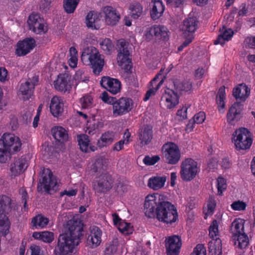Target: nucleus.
Listing matches in <instances>:
<instances>
[{
    "instance_id": "obj_22",
    "label": "nucleus",
    "mask_w": 255,
    "mask_h": 255,
    "mask_svg": "<svg viewBox=\"0 0 255 255\" xmlns=\"http://www.w3.org/2000/svg\"><path fill=\"white\" fill-rule=\"evenodd\" d=\"M90 234L87 239V243L92 248L99 246L102 242V230L97 226L91 227Z\"/></svg>"
},
{
    "instance_id": "obj_57",
    "label": "nucleus",
    "mask_w": 255,
    "mask_h": 255,
    "mask_svg": "<svg viewBox=\"0 0 255 255\" xmlns=\"http://www.w3.org/2000/svg\"><path fill=\"white\" fill-rule=\"evenodd\" d=\"M190 255H206V250L204 245L198 244Z\"/></svg>"
},
{
    "instance_id": "obj_5",
    "label": "nucleus",
    "mask_w": 255,
    "mask_h": 255,
    "mask_svg": "<svg viewBox=\"0 0 255 255\" xmlns=\"http://www.w3.org/2000/svg\"><path fill=\"white\" fill-rule=\"evenodd\" d=\"M232 139L238 150L250 149L253 141L252 133L248 128L243 127L237 129L233 132Z\"/></svg>"
},
{
    "instance_id": "obj_21",
    "label": "nucleus",
    "mask_w": 255,
    "mask_h": 255,
    "mask_svg": "<svg viewBox=\"0 0 255 255\" xmlns=\"http://www.w3.org/2000/svg\"><path fill=\"white\" fill-rule=\"evenodd\" d=\"M27 166L26 157L22 156L20 157L14 158V162L10 165V171L13 175L16 176L22 173L26 169Z\"/></svg>"
},
{
    "instance_id": "obj_42",
    "label": "nucleus",
    "mask_w": 255,
    "mask_h": 255,
    "mask_svg": "<svg viewBox=\"0 0 255 255\" xmlns=\"http://www.w3.org/2000/svg\"><path fill=\"white\" fill-rule=\"evenodd\" d=\"M130 137V133L128 129H127L124 132L123 139L115 143L113 147L114 151H119L122 150L124 144L127 145L129 143V138Z\"/></svg>"
},
{
    "instance_id": "obj_6",
    "label": "nucleus",
    "mask_w": 255,
    "mask_h": 255,
    "mask_svg": "<svg viewBox=\"0 0 255 255\" xmlns=\"http://www.w3.org/2000/svg\"><path fill=\"white\" fill-rule=\"evenodd\" d=\"M58 188L56 178L49 168H43L41 174V179L37 186L39 192L45 191L47 194L50 193L51 190L56 191Z\"/></svg>"
},
{
    "instance_id": "obj_33",
    "label": "nucleus",
    "mask_w": 255,
    "mask_h": 255,
    "mask_svg": "<svg viewBox=\"0 0 255 255\" xmlns=\"http://www.w3.org/2000/svg\"><path fill=\"white\" fill-rule=\"evenodd\" d=\"M220 34L218 35L217 39L215 40L214 44H221L224 46L225 41H229L231 39L234 34V31L231 28L226 29L224 26L220 29Z\"/></svg>"
},
{
    "instance_id": "obj_4",
    "label": "nucleus",
    "mask_w": 255,
    "mask_h": 255,
    "mask_svg": "<svg viewBox=\"0 0 255 255\" xmlns=\"http://www.w3.org/2000/svg\"><path fill=\"white\" fill-rule=\"evenodd\" d=\"M130 49L129 43L124 39H121L118 41L117 44L118 65L128 73H131L132 69Z\"/></svg>"
},
{
    "instance_id": "obj_2",
    "label": "nucleus",
    "mask_w": 255,
    "mask_h": 255,
    "mask_svg": "<svg viewBox=\"0 0 255 255\" xmlns=\"http://www.w3.org/2000/svg\"><path fill=\"white\" fill-rule=\"evenodd\" d=\"M83 227L82 221L78 217H74L68 220L65 227L67 231L59 236L54 254L55 255H71L80 242L81 237L83 235Z\"/></svg>"
},
{
    "instance_id": "obj_55",
    "label": "nucleus",
    "mask_w": 255,
    "mask_h": 255,
    "mask_svg": "<svg viewBox=\"0 0 255 255\" xmlns=\"http://www.w3.org/2000/svg\"><path fill=\"white\" fill-rule=\"evenodd\" d=\"M54 239V233L51 232L44 231L42 232L41 241L44 243H51Z\"/></svg>"
},
{
    "instance_id": "obj_51",
    "label": "nucleus",
    "mask_w": 255,
    "mask_h": 255,
    "mask_svg": "<svg viewBox=\"0 0 255 255\" xmlns=\"http://www.w3.org/2000/svg\"><path fill=\"white\" fill-rule=\"evenodd\" d=\"M175 90L178 91L188 92L192 89V85L189 82H180L179 83H174Z\"/></svg>"
},
{
    "instance_id": "obj_59",
    "label": "nucleus",
    "mask_w": 255,
    "mask_h": 255,
    "mask_svg": "<svg viewBox=\"0 0 255 255\" xmlns=\"http://www.w3.org/2000/svg\"><path fill=\"white\" fill-rule=\"evenodd\" d=\"M216 207V201L213 197H210L207 204L208 213L212 214Z\"/></svg>"
},
{
    "instance_id": "obj_12",
    "label": "nucleus",
    "mask_w": 255,
    "mask_h": 255,
    "mask_svg": "<svg viewBox=\"0 0 255 255\" xmlns=\"http://www.w3.org/2000/svg\"><path fill=\"white\" fill-rule=\"evenodd\" d=\"M179 96L177 91L165 88L162 92L160 104L164 105L168 109L174 108L179 103Z\"/></svg>"
},
{
    "instance_id": "obj_20",
    "label": "nucleus",
    "mask_w": 255,
    "mask_h": 255,
    "mask_svg": "<svg viewBox=\"0 0 255 255\" xmlns=\"http://www.w3.org/2000/svg\"><path fill=\"white\" fill-rule=\"evenodd\" d=\"M64 99L59 96H54L50 100V112L54 117L61 116L64 111Z\"/></svg>"
},
{
    "instance_id": "obj_47",
    "label": "nucleus",
    "mask_w": 255,
    "mask_h": 255,
    "mask_svg": "<svg viewBox=\"0 0 255 255\" xmlns=\"http://www.w3.org/2000/svg\"><path fill=\"white\" fill-rule=\"evenodd\" d=\"M99 43L101 48L106 54H111L114 49V45L110 38H105L102 40Z\"/></svg>"
},
{
    "instance_id": "obj_43",
    "label": "nucleus",
    "mask_w": 255,
    "mask_h": 255,
    "mask_svg": "<svg viewBox=\"0 0 255 255\" xmlns=\"http://www.w3.org/2000/svg\"><path fill=\"white\" fill-rule=\"evenodd\" d=\"M48 219L41 215L36 216L32 218L31 221L33 226L36 229L45 227L48 224Z\"/></svg>"
},
{
    "instance_id": "obj_32",
    "label": "nucleus",
    "mask_w": 255,
    "mask_h": 255,
    "mask_svg": "<svg viewBox=\"0 0 255 255\" xmlns=\"http://www.w3.org/2000/svg\"><path fill=\"white\" fill-rule=\"evenodd\" d=\"M166 180L165 176H154L151 177L148 180V187L154 190L162 188L165 185Z\"/></svg>"
},
{
    "instance_id": "obj_56",
    "label": "nucleus",
    "mask_w": 255,
    "mask_h": 255,
    "mask_svg": "<svg viewBox=\"0 0 255 255\" xmlns=\"http://www.w3.org/2000/svg\"><path fill=\"white\" fill-rule=\"evenodd\" d=\"M246 203L240 200L235 201L231 204V208L235 211H244L246 209Z\"/></svg>"
},
{
    "instance_id": "obj_44",
    "label": "nucleus",
    "mask_w": 255,
    "mask_h": 255,
    "mask_svg": "<svg viewBox=\"0 0 255 255\" xmlns=\"http://www.w3.org/2000/svg\"><path fill=\"white\" fill-rule=\"evenodd\" d=\"M80 103L82 109L88 110L96 109L93 107V98L91 95H85L80 99Z\"/></svg>"
},
{
    "instance_id": "obj_61",
    "label": "nucleus",
    "mask_w": 255,
    "mask_h": 255,
    "mask_svg": "<svg viewBox=\"0 0 255 255\" xmlns=\"http://www.w3.org/2000/svg\"><path fill=\"white\" fill-rule=\"evenodd\" d=\"M244 43L247 47L255 49V36L247 37Z\"/></svg>"
},
{
    "instance_id": "obj_30",
    "label": "nucleus",
    "mask_w": 255,
    "mask_h": 255,
    "mask_svg": "<svg viewBox=\"0 0 255 255\" xmlns=\"http://www.w3.org/2000/svg\"><path fill=\"white\" fill-rule=\"evenodd\" d=\"M51 133L53 137L56 141L64 143L68 140V133L67 131L61 126L54 127L51 129Z\"/></svg>"
},
{
    "instance_id": "obj_1",
    "label": "nucleus",
    "mask_w": 255,
    "mask_h": 255,
    "mask_svg": "<svg viewBox=\"0 0 255 255\" xmlns=\"http://www.w3.org/2000/svg\"><path fill=\"white\" fill-rule=\"evenodd\" d=\"M163 197L158 194L148 195L144 204V213L149 218L155 217L160 222L172 224L178 220L177 210L171 203L164 201Z\"/></svg>"
},
{
    "instance_id": "obj_3",
    "label": "nucleus",
    "mask_w": 255,
    "mask_h": 255,
    "mask_svg": "<svg viewBox=\"0 0 255 255\" xmlns=\"http://www.w3.org/2000/svg\"><path fill=\"white\" fill-rule=\"evenodd\" d=\"M81 58L84 65L91 66L95 75H99L103 70L104 59L95 47L91 46L84 48Z\"/></svg>"
},
{
    "instance_id": "obj_36",
    "label": "nucleus",
    "mask_w": 255,
    "mask_h": 255,
    "mask_svg": "<svg viewBox=\"0 0 255 255\" xmlns=\"http://www.w3.org/2000/svg\"><path fill=\"white\" fill-rule=\"evenodd\" d=\"M13 203L10 197L0 195V212L8 213L13 208Z\"/></svg>"
},
{
    "instance_id": "obj_18",
    "label": "nucleus",
    "mask_w": 255,
    "mask_h": 255,
    "mask_svg": "<svg viewBox=\"0 0 255 255\" xmlns=\"http://www.w3.org/2000/svg\"><path fill=\"white\" fill-rule=\"evenodd\" d=\"M182 246L181 238L179 236L169 237L165 240V248L167 255H178Z\"/></svg>"
},
{
    "instance_id": "obj_38",
    "label": "nucleus",
    "mask_w": 255,
    "mask_h": 255,
    "mask_svg": "<svg viewBox=\"0 0 255 255\" xmlns=\"http://www.w3.org/2000/svg\"><path fill=\"white\" fill-rule=\"evenodd\" d=\"M6 213L0 212V236H5L8 232L10 223Z\"/></svg>"
},
{
    "instance_id": "obj_31",
    "label": "nucleus",
    "mask_w": 255,
    "mask_h": 255,
    "mask_svg": "<svg viewBox=\"0 0 255 255\" xmlns=\"http://www.w3.org/2000/svg\"><path fill=\"white\" fill-rule=\"evenodd\" d=\"M232 240L236 248L239 249H246L249 244V239L245 233L232 236Z\"/></svg>"
},
{
    "instance_id": "obj_41",
    "label": "nucleus",
    "mask_w": 255,
    "mask_h": 255,
    "mask_svg": "<svg viewBox=\"0 0 255 255\" xmlns=\"http://www.w3.org/2000/svg\"><path fill=\"white\" fill-rule=\"evenodd\" d=\"M226 93L225 86L221 87L217 95V104L220 112L223 113L225 106Z\"/></svg>"
},
{
    "instance_id": "obj_11",
    "label": "nucleus",
    "mask_w": 255,
    "mask_h": 255,
    "mask_svg": "<svg viewBox=\"0 0 255 255\" xmlns=\"http://www.w3.org/2000/svg\"><path fill=\"white\" fill-rule=\"evenodd\" d=\"M144 36L148 41L152 39L154 37L158 40L167 41L169 35L166 27L160 25H154L146 28L144 32Z\"/></svg>"
},
{
    "instance_id": "obj_62",
    "label": "nucleus",
    "mask_w": 255,
    "mask_h": 255,
    "mask_svg": "<svg viewBox=\"0 0 255 255\" xmlns=\"http://www.w3.org/2000/svg\"><path fill=\"white\" fill-rule=\"evenodd\" d=\"M188 107L185 106L177 111L176 115L178 117H179L180 118V120H182L187 119V111L188 110Z\"/></svg>"
},
{
    "instance_id": "obj_16",
    "label": "nucleus",
    "mask_w": 255,
    "mask_h": 255,
    "mask_svg": "<svg viewBox=\"0 0 255 255\" xmlns=\"http://www.w3.org/2000/svg\"><path fill=\"white\" fill-rule=\"evenodd\" d=\"M105 23L110 26H115L118 24L121 19L119 12L116 8L111 6H105L102 8Z\"/></svg>"
},
{
    "instance_id": "obj_64",
    "label": "nucleus",
    "mask_w": 255,
    "mask_h": 255,
    "mask_svg": "<svg viewBox=\"0 0 255 255\" xmlns=\"http://www.w3.org/2000/svg\"><path fill=\"white\" fill-rule=\"evenodd\" d=\"M84 72L82 70H79L77 71L74 75V79L76 81L79 82H84L85 81V77L84 76Z\"/></svg>"
},
{
    "instance_id": "obj_26",
    "label": "nucleus",
    "mask_w": 255,
    "mask_h": 255,
    "mask_svg": "<svg viewBox=\"0 0 255 255\" xmlns=\"http://www.w3.org/2000/svg\"><path fill=\"white\" fill-rule=\"evenodd\" d=\"M250 94V89L244 84H240L233 90V95L240 102H245Z\"/></svg>"
},
{
    "instance_id": "obj_50",
    "label": "nucleus",
    "mask_w": 255,
    "mask_h": 255,
    "mask_svg": "<svg viewBox=\"0 0 255 255\" xmlns=\"http://www.w3.org/2000/svg\"><path fill=\"white\" fill-rule=\"evenodd\" d=\"M219 223L217 220H214L211 224L209 228V236L212 239L219 237Z\"/></svg>"
},
{
    "instance_id": "obj_8",
    "label": "nucleus",
    "mask_w": 255,
    "mask_h": 255,
    "mask_svg": "<svg viewBox=\"0 0 255 255\" xmlns=\"http://www.w3.org/2000/svg\"><path fill=\"white\" fill-rule=\"evenodd\" d=\"M163 155L166 163L171 165L177 164L180 159L181 152L178 146L173 142H167L162 146Z\"/></svg>"
},
{
    "instance_id": "obj_49",
    "label": "nucleus",
    "mask_w": 255,
    "mask_h": 255,
    "mask_svg": "<svg viewBox=\"0 0 255 255\" xmlns=\"http://www.w3.org/2000/svg\"><path fill=\"white\" fill-rule=\"evenodd\" d=\"M116 226L122 233L129 234L132 232V229L131 228L130 224L125 222L124 220H122L121 222L119 223Z\"/></svg>"
},
{
    "instance_id": "obj_24",
    "label": "nucleus",
    "mask_w": 255,
    "mask_h": 255,
    "mask_svg": "<svg viewBox=\"0 0 255 255\" xmlns=\"http://www.w3.org/2000/svg\"><path fill=\"white\" fill-rule=\"evenodd\" d=\"M152 127L149 125H144L140 129L138 133L140 144L142 145L148 144L153 138Z\"/></svg>"
},
{
    "instance_id": "obj_27",
    "label": "nucleus",
    "mask_w": 255,
    "mask_h": 255,
    "mask_svg": "<svg viewBox=\"0 0 255 255\" xmlns=\"http://www.w3.org/2000/svg\"><path fill=\"white\" fill-rule=\"evenodd\" d=\"M151 4L150 15L153 20H156L162 16L164 11V5L161 0H152Z\"/></svg>"
},
{
    "instance_id": "obj_58",
    "label": "nucleus",
    "mask_w": 255,
    "mask_h": 255,
    "mask_svg": "<svg viewBox=\"0 0 255 255\" xmlns=\"http://www.w3.org/2000/svg\"><path fill=\"white\" fill-rule=\"evenodd\" d=\"M206 119V115L204 112H200L195 115L193 117V123L201 124L203 123Z\"/></svg>"
},
{
    "instance_id": "obj_53",
    "label": "nucleus",
    "mask_w": 255,
    "mask_h": 255,
    "mask_svg": "<svg viewBox=\"0 0 255 255\" xmlns=\"http://www.w3.org/2000/svg\"><path fill=\"white\" fill-rule=\"evenodd\" d=\"M160 159V158L158 155H154L152 156L146 155L144 157L143 159V162L144 164L147 166L153 165L158 162Z\"/></svg>"
},
{
    "instance_id": "obj_13",
    "label": "nucleus",
    "mask_w": 255,
    "mask_h": 255,
    "mask_svg": "<svg viewBox=\"0 0 255 255\" xmlns=\"http://www.w3.org/2000/svg\"><path fill=\"white\" fill-rule=\"evenodd\" d=\"M113 181L111 176L108 174H102L97 178L94 185V189L99 193H105L110 190Z\"/></svg>"
},
{
    "instance_id": "obj_48",
    "label": "nucleus",
    "mask_w": 255,
    "mask_h": 255,
    "mask_svg": "<svg viewBox=\"0 0 255 255\" xmlns=\"http://www.w3.org/2000/svg\"><path fill=\"white\" fill-rule=\"evenodd\" d=\"M131 16L134 19L138 18L142 12V6L138 2L132 3L130 6Z\"/></svg>"
},
{
    "instance_id": "obj_52",
    "label": "nucleus",
    "mask_w": 255,
    "mask_h": 255,
    "mask_svg": "<svg viewBox=\"0 0 255 255\" xmlns=\"http://www.w3.org/2000/svg\"><path fill=\"white\" fill-rule=\"evenodd\" d=\"M217 182L218 194L221 196L222 195L223 191H224L227 188L226 180L223 177H219L217 180Z\"/></svg>"
},
{
    "instance_id": "obj_19",
    "label": "nucleus",
    "mask_w": 255,
    "mask_h": 255,
    "mask_svg": "<svg viewBox=\"0 0 255 255\" xmlns=\"http://www.w3.org/2000/svg\"><path fill=\"white\" fill-rule=\"evenodd\" d=\"M100 84L102 87L113 95L120 92L121 88V83L118 79L109 76L103 77L100 81Z\"/></svg>"
},
{
    "instance_id": "obj_10",
    "label": "nucleus",
    "mask_w": 255,
    "mask_h": 255,
    "mask_svg": "<svg viewBox=\"0 0 255 255\" xmlns=\"http://www.w3.org/2000/svg\"><path fill=\"white\" fill-rule=\"evenodd\" d=\"M133 107V101L130 98L116 99L113 104V113L115 116H122L129 113Z\"/></svg>"
},
{
    "instance_id": "obj_9",
    "label": "nucleus",
    "mask_w": 255,
    "mask_h": 255,
    "mask_svg": "<svg viewBox=\"0 0 255 255\" xmlns=\"http://www.w3.org/2000/svg\"><path fill=\"white\" fill-rule=\"evenodd\" d=\"M15 137L11 134L5 133L0 139V163H4L9 158V150L14 144Z\"/></svg>"
},
{
    "instance_id": "obj_28",
    "label": "nucleus",
    "mask_w": 255,
    "mask_h": 255,
    "mask_svg": "<svg viewBox=\"0 0 255 255\" xmlns=\"http://www.w3.org/2000/svg\"><path fill=\"white\" fill-rule=\"evenodd\" d=\"M115 132L113 131H107L103 133L97 142V146L100 149L109 146L114 141Z\"/></svg>"
},
{
    "instance_id": "obj_46",
    "label": "nucleus",
    "mask_w": 255,
    "mask_h": 255,
    "mask_svg": "<svg viewBox=\"0 0 255 255\" xmlns=\"http://www.w3.org/2000/svg\"><path fill=\"white\" fill-rule=\"evenodd\" d=\"M80 0H64L63 7L67 13H73L76 9Z\"/></svg>"
},
{
    "instance_id": "obj_35",
    "label": "nucleus",
    "mask_w": 255,
    "mask_h": 255,
    "mask_svg": "<svg viewBox=\"0 0 255 255\" xmlns=\"http://www.w3.org/2000/svg\"><path fill=\"white\" fill-rule=\"evenodd\" d=\"M100 20L97 12L91 11L88 13L86 17L87 26L92 29H98L100 26L98 23Z\"/></svg>"
},
{
    "instance_id": "obj_14",
    "label": "nucleus",
    "mask_w": 255,
    "mask_h": 255,
    "mask_svg": "<svg viewBox=\"0 0 255 255\" xmlns=\"http://www.w3.org/2000/svg\"><path fill=\"white\" fill-rule=\"evenodd\" d=\"M30 29L37 34L44 33L47 32V28L44 25V20L39 14H31L27 20Z\"/></svg>"
},
{
    "instance_id": "obj_60",
    "label": "nucleus",
    "mask_w": 255,
    "mask_h": 255,
    "mask_svg": "<svg viewBox=\"0 0 255 255\" xmlns=\"http://www.w3.org/2000/svg\"><path fill=\"white\" fill-rule=\"evenodd\" d=\"M102 100L106 103L113 105L116 98L109 96V94L106 92H104L102 93Z\"/></svg>"
},
{
    "instance_id": "obj_23",
    "label": "nucleus",
    "mask_w": 255,
    "mask_h": 255,
    "mask_svg": "<svg viewBox=\"0 0 255 255\" xmlns=\"http://www.w3.org/2000/svg\"><path fill=\"white\" fill-rule=\"evenodd\" d=\"M55 88L61 92H66L71 88L70 77L67 74H60L54 82Z\"/></svg>"
},
{
    "instance_id": "obj_34",
    "label": "nucleus",
    "mask_w": 255,
    "mask_h": 255,
    "mask_svg": "<svg viewBox=\"0 0 255 255\" xmlns=\"http://www.w3.org/2000/svg\"><path fill=\"white\" fill-rule=\"evenodd\" d=\"M158 76L156 75L155 77L150 82V88L146 92L144 97L143 98L144 101H148L150 98L155 94L160 87L163 84L164 80L162 79L159 82L156 84Z\"/></svg>"
},
{
    "instance_id": "obj_39",
    "label": "nucleus",
    "mask_w": 255,
    "mask_h": 255,
    "mask_svg": "<svg viewBox=\"0 0 255 255\" xmlns=\"http://www.w3.org/2000/svg\"><path fill=\"white\" fill-rule=\"evenodd\" d=\"M245 220L240 218L236 219L232 223L231 231L233 235H239L245 233Z\"/></svg>"
},
{
    "instance_id": "obj_29",
    "label": "nucleus",
    "mask_w": 255,
    "mask_h": 255,
    "mask_svg": "<svg viewBox=\"0 0 255 255\" xmlns=\"http://www.w3.org/2000/svg\"><path fill=\"white\" fill-rule=\"evenodd\" d=\"M108 162V159L104 156H100L96 158L91 166V172L94 173H103L107 169Z\"/></svg>"
},
{
    "instance_id": "obj_54",
    "label": "nucleus",
    "mask_w": 255,
    "mask_h": 255,
    "mask_svg": "<svg viewBox=\"0 0 255 255\" xmlns=\"http://www.w3.org/2000/svg\"><path fill=\"white\" fill-rule=\"evenodd\" d=\"M97 113V111L96 109H93V110H89L88 112L77 111V114L78 115L82 117L85 120H86L87 121L91 118L95 117Z\"/></svg>"
},
{
    "instance_id": "obj_63",
    "label": "nucleus",
    "mask_w": 255,
    "mask_h": 255,
    "mask_svg": "<svg viewBox=\"0 0 255 255\" xmlns=\"http://www.w3.org/2000/svg\"><path fill=\"white\" fill-rule=\"evenodd\" d=\"M51 0H42L40 3V9L42 12H46L49 9Z\"/></svg>"
},
{
    "instance_id": "obj_45",
    "label": "nucleus",
    "mask_w": 255,
    "mask_h": 255,
    "mask_svg": "<svg viewBox=\"0 0 255 255\" xmlns=\"http://www.w3.org/2000/svg\"><path fill=\"white\" fill-rule=\"evenodd\" d=\"M78 144L83 152H87L89 146L90 140L86 134H81L77 136Z\"/></svg>"
},
{
    "instance_id": "obj_17",
    "label": "nucleus",
    "mask_w": 255,
    "mask_h": 255,
    "mask_svg": "<svg viewBox=\"0 0 255 255\" xmlns=\"http://www.w3.org/2000/svg\"><path fill=\"white\" fill-rule=\"evenodd\" d=\"M35 41L31 37L26 38L19 41L16 44L15 54L17 56H25L28 54L35 47Z\"/></svg>"
},
{
    "instance_id": "obj_25",
    "label": "nucleus",
    "mask_w": 255,
    "mask_h": 255,
    "mask_svg": "<svg viewBox=\"0 0 255 255\" xmlns=\"http://www.w3.org/2000/svg\"><path fill=\"white\" fill-rule=\"evenodd\" d=\"M198 20L195 17H190L183 22L182 30L185 36L194 33L198 28Z\"/></svg>"
},
{
    "instance_id": "obj_40",
    "label": "nucleus",
    "mask_w": 255,
    "mask_h": 255,
    "mask_svg": "<svg viewBox=\"0 0 255 255\" xmlns=\"http://www.w3.org/2000/svg\"><path fill=\"white\" fill-rule=\"evenodd\" d=\"M34 89L29 85L28 82L22 83L19 89V92L22 96V99L24 100H28L32 95Z\"/></svg>"
},
{
    "instance_id": "obj_15",
    "label": "nucleus",
    "mask_w": 255,
    "mask_h": 255,
    "mask_svg": "<svg viewBox=\"0 0 255 255\" xmlns=\"http://www.w3.org/2000/svg\"><path fill=\"white\" fill-rule=\"evenodd\" d=\"M243 110V105L241 102H236L233 104L227 114V122L235 125L242 118Z\"/></svg>"
},
{
    "instance_id": "obj_37",
    "label": "nucleus",
    "mask_w": 255,
    "mask_h": 255,
    "mask_svg": "<svg viewBox=\"0 0 255 255\" xmlns=\"http://www.w3.org/2000/svg\"><path fill=\"white\" fill-rule=\"evenodd\" d=\"M94 117L92 119V120L90 119L87 121V130L86 131L89 134H93L96 132L99 128H102L103 126L102 122L96 120Z\"/></svg>"
},
{
    "instance_id": "obj_7",
    "label": "nucleus",
    "mask_w": 255,
    "mask_h": 255,
    "mask_svg": "<svg viewBox=\"0 0 255 255\" xmlns=\"http://www.w3.org/2000/svg\"><path fill=\"white\" fill-rule=\"evenodd\" d=\"M180 168L181 178L184 181L192 180L199 171L197 162L191 158H187L183 160Z\"/></svg>"
}]
</instances>
